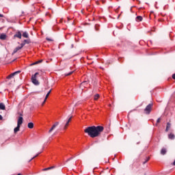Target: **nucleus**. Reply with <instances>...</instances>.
I'll return each mask as SVG.
<instances>
[{
    "label": "nucleus",
    "mask_w": 175,
    "mask_h": 175,
    "mask_svg": "<svg viewBox=\"0 0 175 175\" xmlns=\"http://www.w3.org/2000/svg\"><path fill=\"white\" fill-rule=\"evenodd\" d=\"M50 94H51V90H49V92L46 94L45 98H44V102H46V100H47V98H49Z\"/></svg>",
    "instance_id": "21"
},
{
    "label": "nucleus",
    "mask_w": 175,
    "mask_h": 175,
    "mask_svg": "<svg viewBox=\"0 0 175 175\" xmlns=\"http://www.w3.org/2000/svg\"><path fill=\"white\" fill-rule=\"evenodd\" d=\"M99 98V94H96L95 96H94V100H98V99Z\"/></svg>",
    "instance_id": "23"
},
{
    "label": "nucleus",
    "mask_w": 175,
    "mask_h": 175,
    "mask_svg": "<svg viewBox=\"0 0 175 175\" xmlns=\"http://www.w3.org/2000/svg\"><path fill=\"white\" fill-rule=\"evenodd\" d=\"M18 73H21V70H18L16 72H14L12 74H10V75H8L6 79L7 80L5 81L6 83H9L10 80H12V79H13V81H14V76H16V75H18Z\"/></svg>",
    "instance_id": "2"
},
{
    "label": "nucleus",
    "mask_w": 175,
    "mask_h": 175,
    "mask_svg": "<svg viewBox=\"0 0 175 175\" xmlns=\"http://www.w3.org/2000/svg\"><path fill=\"white\" fill-rule=\"evenodd\" d=\"M152 109V103L148 105L144 109L146 114H150V113H151Z\"/></svg>",
    "instance_id": "4"
},
{
    "label": "nucleus",
    "mask_w": 175,
    "mask_h": 175,
    "mask_svg": "<svg viewBox=\"0 0 175 175\" xmlns=\"http://www.w3.org/2000/svg\"><path fill=\"white\" fill-rule=\"evenodd\" d=\"M46 40H48V42H53V40L49 38H46Z\"/></svg>",
    "instance_id": "29"
},
{
    "label": "nucleus",
    "mask_w": 175,
    "mask_h": 175,
    "mask_svg": "<svg viewBox=\"0 0 175 175\" xmlns=\"http://www.w3.org/2000/svg\"><path fill=\"white\" fill-rule=\"evenodd\" d=\"M58 125H59V122H55V124L52 126L51 129L49 131V133H51L55 129V128L58 126Z\"/></svg>",
    "instance_id": "6"
},
{
    "label": "nucleus",
    "mask_w": 175,
    "mask_h": 175,
    "mask_svg": "<svg viewBox=\"0 0 175 175\" xmlns=\"http://www.w3.org/2000/svg\"><path fill=\"white\" fill-rule=\"evenodd\" d=\"M3 17V14H0V18Z\"/></svg>",
    "instance_id": "35"
},
{
    "label": "nucleus",
    "mask_w": 175,
    "mask_h": 175,
    "mask_svg": "<svg viewBox=\"0 0 175 175\" xmlns=\"http://www.w3.org/2000/svg\"><path fill=\"white\" fill-rule=\"evenodd\" d=\"M85 83H87V81H83V82L81 83V85H84V84H85Z\"/></svg>",
    "instance_id": "30"
},
{
    "label": "nucleus",
    "mask_w": 175,
    "mask_h": 175,
    "mask_svg": "<svg viewBox=\"0 0 175 175\" xmlns=\"http://www.w3.org/2000/svg\"><path fill=\"white\" fill-rule=\"evenodd\" d=\"M172 79H174V80H175V74H174V75H172Z\"/></svg>",
    "instance_id": "31"
},
{
    "label": "nucleus",
    "mask_w": 175,
    "mask_h": 175,
    "mask_svg": "<svg viewBox=\"0 0 175 175\" xmlns=\"http://www.w3.org/2000/svg\"><path fill=\"white\" fill-rule=\"evenodd\" d=\"M135 21H137V23H140V21H143V16H137L135 18Z\"/></svg>",
    "instance_id": "8"
},
{
    "label": "nucleus",
    "mask_w": 175,
    "mask_h": 175,
    "mask_svg": "<svg viewBox=\"0 0 175 175\" xmlns=\"http://www.w3.org/2000/svg\"><path fill=\"white\" fill-rule=\"evenodd\" d=\"M70 121H72V116L68 118V120H67V122H66V124L64 126V129H66V128H68V126H69V122H70Z\"/></svg>",
    "instance_id": "10"
},
{
    "label": "nucleus",
    "mask_w": 175,
    "mask_h": 175,
    "mask_svg": "<svg viewBox=\"0 0 175 175\" xmlns=\"http://www.w3.org/2000/svg\"><path fill=\"white\" fill-rule=\"evenodd\" d=\"M0 39L1 40H5V39H6V35L5 34H1V36H0Z\"/></svg>",
    "instance_id": "20"
},
{
    "label": "nucleus",
    "mask_w": 175,
    "mask_h": 175,
    "mask_svg": "<svg viewBox=\"0 0 175 175\" xmlns=\"http://www.w3.org/2000/svg\"><path fill=\"white\" fill-rule=\"evenodd\" d=\"M23 42H25V44H29V43H30L29 40H25L23 41Z\"/></svg>",
    "instance_id": "24"
},
{
    "label": "nucleus",
    "mask_w": 175,
    "mask_h": 175,
    "mask_svg": "<svg viewBox=\"0 0 175 175\" xmlns=\"http://www.w3.org/2000/svg\"><path fill=\"white\" fill-rule=\"evenodd\" d=\"M68 161H70V159H68L67 160V162H68Z\"/></svg>",
    "instance_id": "39"
},
{
    "label": "nucleus",
    "mask_w": 175,
    "mask_h": 175,
    "mask_svg": "<svg viewBox=\"0 0 175 175\" xmlns=\"http://www.w3.org/2000/svg\"><path fill=\"white\" fill-rule=\"evenodd\" d=\"M58 125H59V122H55V124L52 126L51 129L49 131V133H51L55 129V128L58 126Z\"/></svg>",
    "instance_id": "5"
},
{
    "label": "nucleus",
    "mask_w": 175,
    "mask_h": 175,
    "mask_svg": "<svg viewBox=\"0 0 175 175\" xmlns=\"http://www.w3.org/2000/svg\"><path fill=\"white\" fill-rule=\"evenodd\" d=\"M167 152L166 148H163L161 150V155H165Z\"/></svg>",
    "instance_id": "15"
},
{
    "label": "nucleus",
    "mask_w": 175,
    "mask_h": 175,
    "mask_svg": "<svg viewBox=\"0 0 175 175\" xmlns=\"http://www.w3.org/2000/svg\"><path fill=\"white\" fill-rule=\"evenodd\" d=\"M41 62H43V60H38L34 63H32L31 64H30V66H33V65H38V64H41Z\"/></svg>",
    "instance_id": "13"
},
{
    "label": "nucleus",
    "mask_w": 175,
    "mask_h": 175,
    "mask_svg": "<svg viewBox=\"0 0 175 175\" xmlns=\"http://www.w3.org/2000/svg\"><path fill=\"white\" fill-rule=\"evenodd\" d=\"M146 163H147V161H145L143 162V165H146Z\"/></svg>",
    "instance_id": "34"
},
{
    "label": "nucleus",
    "mask_w": 175,
    "mask_h": 175,
    "mask_svg": "<svg viewBox=\"0 0 175 175\" xmlns=\"http://www.w3.org/2000/svg\"><path fill=\"white\" fill-rule=\"evenodd\" d=\"M168 137L169 139H171V140H173L174 139V134L170 133Z\"/></svg>",
    "instance_id": "22"
},
{
    "label": "nucleus",
    "mask_w": 175,
    "mask_h": 175,
    "mask_svg": "<svg viewBox=\"0 0 175 175\" xmlns=\"http://www.w3.org/2000/svg\"><path fill=\"white\" fill-rule=\"evenodd\" d=\"M22 34L20 31H18L14 34V38H18V39H21Z\"/></svg>",
    "instance_id": "9"
},
{
    "label": "nucleus",
    "mask_w": 175,
    "mask_h": 175,
    "mask_svg": "<svg viewBox=\"0 0 175 175\" xmlns=\"http://www.w3.org/2000/svg\"><path fill=\"white\" fill-rule=\"evenodd\" d=\"M172 126V124L170 122L167 123V126H166V132H167L169 131V129H170V126Z\"/></svg>",
    "instance_id": "19"
},
{
    "label": "nucleus",
    "mask_w": 175,
    "mask_h": 175,
    "mask_svg": "<svg viewBox=\"0 0 175 175\" xmlns=\"http://www.w3.org/2000/svg\"><path fill=\"white\" fill-rule=\"evenodd\" d=\"M27 126H28V128H29V129H33V123H32V122L28 123Z\"/></svg>",
    "instance_id": "18"
},
{
    "label": "nucleus",
    "mask_w": 175,
    "mask_h": 175,
    "mask_svg": "<svg viewBox=\"0 0 175 175\" xmlns=\"http://www.w3.org/2000/svg\"><path fill=\"white\" fill-rule=\"evenodd\" d=\"M44 103H46V101H44V102L42 103V105H44Z\"/></svg>",
    "instance_id": "37"
},
{
    "label": "nucleus",
    "mask_w": 175,
    "mask_h": 175,
    "mask_svg": "<svg viewBox=\"0 0 175 175\" xmlns=\"http://www.w3.org/2000/svg\"><path fill=\"white\" fill-rule=\"evenodd\" d=\"M18 50H21V47L17 46L16 48H15L12 53V55H14L16 54V53H17V51H18Z\"/></svg>",
    "instance_id": "11"
},
{
    "label": "nucleus",
    "mask_w": 175,
    "mask_h": 175,
    "mask_svg": "<svg viewBox=\"0 0 175 175\" xmlns=\"http://www.w3.org/2000/svg\"><path fill=\"white\" fill-rule=\"evenodd\" d=\"M20 126L18 124H17V126L14 129V133H16L17 132L20 131Z\"/></svg>",
    "instance_id": "14"
},
{
    "label": "nucleus",
    "mask_w": 175,
    "mask_h": 175,
    "mask_svg": "<svg viewBox=\"0 0 175 175\" xmlns=\"http://www.w3.org/2000/svg\"><path fill=\"white\" fill-rule=\"evenodd\" d=\"M3 117L1 116V115H0V120H3Z\"/></svg>",
    "instance_id": "36"
},
{
    "label": "nucleus",
    "mask_w": 175,
    "mask_h": 175,
    "mask_svg": "<svg viewBox=\"0 0 175 175\" xmlns=\"http://www.w3.org/2000/svg\"><path fill=\"white\" fill-rule=\"evenodd\" d=\"M73 73V71L70 72L69 73L65 74V76H70Z\"/></svg>",
    "instance_id": "27"
},
{
    "label": "nucleus",
    "mask_w": 175,
    "mask_h": 175,
    "mask_svg": "<svg viewBox=\"0 0 175 175\" xmlns=\"http://www.w3.org/2000/svg\"><path fill=\"white\" fill-rule=\"evenodd\" d=\"M105 131V127L103 126H92L87 127L84 132L92 139L100 136V133Z\"/></svg>",
    "instance_id": "1"
},
{
    "label": "nucleus",
    "mask_w": 175,
    "mask_h": 175,
    "mask_svg": "<svg viewBox=\"0 0 175 175\" xmlns=\"http://www.w3.org/2000/svg\"><path fill=\"white\" fill-rule=\"evenodd\" d=\"M52 169H55V166H51L47 168H44L42 172H47V170H52Z\"/></svg>",
    "instance_id": "12"
},
{
    "label": "nucleus",
    "mask_w": 175,
    "mask_h": 175,
    "mask_svg": "<svg viewBox=\"0 0 175 175\" xmlns=\"http://www.w3.org/2000/svg\"><path fill=\"white\" fill-rule=\"evenodd\" d=\"M39 75V72H36L35 75L31 77V81L35 85H39V81L36 79V77Z\"/></svg>",
    "instance_id": "3"
},
{
    "label": "nucleus",
    "mask_w": 175,
    "mask_h": 175,
    "mask_svg": "<svg viewBox=\"0 0 175 175\" xmlns=\"http://www.w3.org/2000/svg\"><path fill=\"white\" fill-rule=\"evenodd\" d=\"M161 122V118H159L157 120V124H159Z\"/></svg>",
    "instance_id": "28"
},
{
    "label": "nucleus",
    "mask_w": 175,
    "mask_h": 175,
    "mask_svg": "<svg viewBox=\"0 0 175 175\" xmlns=\"http://www.w3.org/2000/svg\"><path fill=\"white\" fill-rule=\"evenodd\" d=\"M146 163H147V161H145L143 162V165H146Z\"/></svg>",
    "instance_id": "33"
},
{
    "label": "nucleus",
    "mask_w": 175,
    "mask_h": 175,
    "mask_svg": "<svg viewBox=\"0 0 175 175\" xmlns=\"http://www.w3.org/2000/svg\"><path fill=\"white\" fill-rule=\"evenodd\" d=\"M24 46H25V42H23V43L21 44V46L19 47H21V49H23V47H24Z\"/></svg>",
    "instance_id": "26"
},
{
    "label": "nucleus",
    "mask_w": 175,
    "mask_h": 175,
    "mask_svg": "<svg viewBox=\"0 0 175 175\" xmlns=\"http://www.w3.org/2000/svg\"><path fill=\"white\" fill-rule=\"evenodd\" d=\"M39 154H40V153L37 154L36 156H34L33 158H31V159L29 161V162H31V161H32V159H35V158H36V157H38V156H39Z\"/></svg>",
    "instance_id": "25"
},
{
    "label": "nucleus",
    "mask_w": 175,
    "mask_h": 175,
    "mask_svg": "<svg viewBox=\"0 0 175 175\" xmlns=\"http://www.w3.org/2000/svg\"><path fill=\"white\" fill-rule=\"evenodd\" d=\"M148 161H150V157H148L146 160V161L147 162Z\"/></svg>",
    "instance_id": "32"
},
{
    "label": "nucleus",
    "mask_w": 175,
    "mask_h": 175,
    "mask_svg": "<svg viewBox=\"0 0 175 175\" xmlns=\"http://www.w3.org/2000/svg\"><path fill=\"white\" fill-rule=\"evenodd\" d=\"M5 104H3V103H0V110H5Z\"/></svg>",
    "instance_id": "16"
},
{
    "label": "nucleus",
    "mask_w": 175,
    "mask_h": 175,
    "mask_svg": "<svg viewBox=\"0 0 175 175\" xmlns=\"http://www.w3.org/2000/svg\"><path fill=\"white\" fill-rule=\"evenodd\" d=\"M23 38H29V34H28V32H27V31H25V32H23Z\"/></svg>",
    "instance_id": "17"
},
{
    "label": "nucleus",
    "mask_w": 175,
    "mask_h": 175,
    "mask_svg": "<svg viewBox=\"0 0 175 175\" xmlns=\"http://www.w3.org/2000/svg\"><path fill=\"white\" fill-rule=\"evenodd\" d=\"M23 117L20 116L17 121V125H18L19 126H21V125H23Z\"/></svg>",
    "instance_id": "7"
},
{
    "label": "nucleus",
    "mask_w": 175,
    "mask_h": 175,
    "mask_svg": "<svg viewBox=\"0 0 175 175\" xmlns=\"http://www.w3.org/2000/svg\"><path fill=\"white\" fill-rule=\"evenodd\" d=\"M159 21H162V20L161 19H159Z\"/></svg>",
    "instance_id": "38"
}]
</instances>
